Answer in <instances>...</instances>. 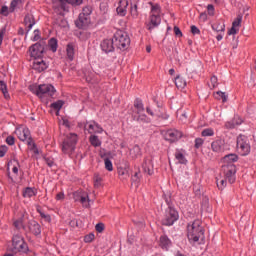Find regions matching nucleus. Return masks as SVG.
Instances as JSON below:
<instances>
[{
  "label": "nucleus",
  "instance_id": "nucleus-27",
  "mask_svg": "<svg viewBox=\"0 0 256 256\" xmlns=\"http://www.w3.org/2000/svg\"><path fill=\"white\" fill-rule=\"evenodd\" d=\"M212 151L220 153L223 150V140H215L211 143Z\"/></svg>",
  "mask_w": 256,
  "mask_h": 256
},
{
  "label": "nucleus",
  "instance_id": "nucleus-32",
  "mask_svg": "<svg viewBox=\"0 0 256 256\" xmlns=\"http://www.w3.org/2000/svg\"><path fill=\"white\" fill-rule=\"evenodd\" d=\"M212 29L217 31V33H219V31H225V22L223 20H218L212 25Z\"/></svg>",
  "mask_w": 256,
  "mask_h": 256
},
{
  "label": "nucleus",
  "instance_id": "nucleus-36",
  "mask_svg": "<svg viewBox=\"0 0 256 256\" xmlns=\"http://www.w3.org/2000/svg\"><path fill=\"white\" fill-rule=\"evenodd\" d=\"M48 47H49V49L52 53H56L57 52V47H58L57 39L56 38H51L48 42Z\"/></svg>",
  "mask_w": 256,
  "mask_h": 256
},
{
  "label": "nucleus",
  "instance_id": "nucleus-62",
  "mask_svg": "<svg viewBox=\"0 0 256 256\" xmlns=\"http://www.w3.org/2000/svg\"><path fill=\"white\" fill-rule=\"evenodd\" d=\"M44 161L46 163V165H48V167H53L54 165V161L53 158H49V157H44Z\"/></svg>",
  "mask_w": 256,
  "mask_h": 256
},
{
  "label": "nucleus",
  "instance_id": "nucleus-58",
  "mask_svg": "<svg viewBox=\"0 0 256 256\" xmlns=\"http://www.w3.org/2000/svg\"><path fill=\"white\" fill-rule=\"evenodd\" d=\"M8 150H9V148H7L6 145H1L0 146V157H5Z\"/></svg>",
  "mask_w": 256,
  "mask_h": 256
},
{
  "label": "nucleus",
  "instance_id": "nucleus-39",
  "mask_svg": "<svg viewBox=\"0 0 256 256\" xmlns=\"http://www.w3.org/2000/svg\"><path fill=\"white\" fill-rule=\"evenodd\" d=\"M93 13V7L91 6H85L82 9V13H80V15L84 16V17H91V14Z\"/></svg>",
  "mask_w": 256,
  "mask_h": 256
},
{
  "label": "nucleus",
  "instance_id": "nucleus-4",
  "mask_svg": "<svg viewBox=\"0 0 256 256\" xmlns=\"http://www.w3.org/2000/svg\"><path fill=\"white\" fill-rule=\"evenodd\" d=\"M77 141H78L77 134L75 133L68 134L62 142V147H61L62 152L65 155H73L77 147Z\"/></svg>",
  "mask_w": 256,
  "mask_h": 256
},
{
  "label": "nucleus",
  "instance_id": "nucleus-26",
  "mask_svg": "<svg viewBox=\"0 0 256 256\" xmlns=\"http://www.w3.org/2000/svg\"><path fill=\"white\" fill-rule=\"evenodd\" d=\"M134 107L137 110L136 111L137 115H141V113H143L145 111V106H143V100L142 99L137 98L134 101Z\"/></svg>",
  "mask_w": 256,
  "mask_h": 256
},
{
  "label": "nucleus",
  "instance_id": "nucleus-5",
  "mask_svg": "<svg viewBox=\"0 0 256 256\" xmlns=\"http://www.w3.org/2000/svg\"><path fill=\"white\" fill-rule=\"evenodd\" d=\"M12 246L14 253H28L29 246L25 243L23 236L16 234L12 237Z\"/></svg>",
  "mask_w": 256,
  "mask_h": 256
},
{
  "label": "nucleus",
  "instance_id": "nucleus-16",
  "mask_svg": "<svg viewBox=\"0 0 256 256\" xmlns=\"http://www.w3.org/2000/svg\"><path fill=\"white\" fill-rule=\"evenodd\" d=\"M101 49L104 51V53H112V51H115V40L112 39H105L101 43Z\"/></svg>",
  "mask_w": 256,
  "mask_h": 256
},
{
  "label": "nucleus",
  "instance_id": "nucleus-11",
  "mask_svg": "<svg viewBox=\"0 0 256 256\" xmlns=\"http://www.w3.org/2000/svg\"><path fill=\"white\" fill-rule=\"evenodd\" d=\"M222 171L228 179L229 183H235V173H237V167L233 163L225 164L222 166Z\"/></svg>",
  "mask_w": 256,
  "mask_h": 256
},
{
  "label": "nucleus",
  "instance_id": "nucleus-14",
  "mask_svg": "<svg viewBox=\"0 0 256 256\" xmlns=\"http://www.w3.org/2000/svg\"><path fill=\"white\" fill-rule=\"evenodd\" d=\"M47 63L43 61V58H34L32 63V69L38 71V73H43L47 69Z\"/></svg>",
  "mask_w": 256,
  "mask_h": 256
},
{
  "label": "nucleus",
  "instance_id": "nucleus-55",
  "mask_svg": "<svg viewBox=\"0 0 256 256\" xmlns=\"http://www.w3.org/2000/svg\"><path fill=\"white\" fill-rule=\"evenodd\" d=\"M37 212L40 214V217H42V219H45L46 221H51V216L41 211V208H37Z\"/></svg>",
  "mask_w": 256,
  "mask_h": 256
},
{
  "label": "nucleus",
  "instance_id": "nucleus-53",
  "mask_svg": "<svg viewBox=\"0 0 256 256\" xmlns=\"http://www.w3.org/2000/svg\"><path fill=\"white\" fill-rule=\"evenodd\" d=\"M95 230L97 231V233H103V231H105V224L102 222L96 224Z\"/></svg>",
  "mask_w": 256,
  "mask_h": 256
},
{
  "label": "nucleus",
  "instance_id": "nucleus-29",
  "mask_svg": "<svg viewBox=\"0 0 256 256\" xmlns=\"http://www.w3.org/2000/svg\"><path fill=\"white\" fill-rule=\"evenodd\" d=\"M66 53L67 57L70 61H73L75 59V46L73 44H68L66 47Z\"/></svg>",
  "mask_w": 256,
  "mask_h": 256
},
{
  "label": "nucleus",
  "instance_id": "nucleus-64",
  "mask_svg": "<svg viewBox=\"0 0 256 256\" xmlns=\"http://www.w3.org/2000/svg\"><path fill=\"white\" fill-rule=\"evenodd\" d=\"M238 32L239 29H237V26L232 25L231 29L228 31V35H237Z\"/></svg>",
  "mask_w": 256,
  "mask_h": 256
},
{
  "label": "nucleus",
  "instance_id": "nucleus-19",
  "mask_svg": "<svg viewBox=\"0 0 256 256\" xmlns=\"http://www.w3.org/2000/svg\"><path fill=\"white\" fill-rule=\"evenodd\" d=\"M118 176L120 181H128L130 174H129V165L119 166L118 167Z\"/></svg>",
  "mask_w": 256,
  "mask_h": 256
},
{
  "label": "nucleus",
  "instance_id": "nucleus-33",
  "mask_svg": "<svg viewBox=\"0 0 256 256\" xmlns=\"http://www.w3.org/2000/svg\"><path fill=\"white\" fill-rule=\"evenodd\" d=\"M0 91H2L6 99H11V96L9 95V91L7 90V83H5V81L3 80H0Z\"/></svg>",
  "mask_w": 256,
  "mask_h": 256
},
{
  "label": "nucleus",
  "instance_id": "nucleus-40",
  "mask_svg": "<svg viewBox=\"0 0 256 256\" xmlns=\"http://www.w3.org/2000/svg\"><path fill=\"white\" fill-rule=\"evenodd\" d=\"M23 197H35V190H33V188L31 187L25 188V190L23 191Z\"/></svg>",
  "mask_w": 256,
  "mask_h": 256
},
{
  "label": "nucleus",
  "instance_id": "nucleus-57",
  "mask_svg": "<svg viewBox=\"0 0 256 256\" xmlns=\"http://www.w3.org/2000/svg\"><path fill=\"white\" fill-rule=\"evenodd\" d=\"M9 13H11V11L9 10V7L2 6V8L0 10V14L3 15L4 17H7L9 15Z\"/></svg>",
  "mask_w": 256,
  "mask_h": 256
},
{
  "label": "nucleus",
  "instance_id": "nucleus-24",
  "mask_svg": "<svg viewBox=\"0 0 256 256\" xmlns=\"http://www.w3.org/2000/svg\"><path fill=\"white\" fill-rule=\"evenodd\" d=\"M175 159L178 160L180 165H187V158H185V150H176Z\"/></svg>",
  "mask_w": 256,
  "mask_h": 256
},
{
  "label": "nucleus",
  "instance_id": "nucleus-44",
  "mask_svg": "<svg viewBox=\"0 0 256 256\" xmlns=\"http://www.w3.org/2000/svg\"><path fill=\"white\" fill-rule=\"evenodd\" d=\"M104 165L106 171H113V162L109 158H104Z\"/></svg>",
  "mask_w": 256,
  "mask_h": 256
},
{
  "label": "nucleus",
  "instance_id": "nucleus-12",
  "mask_svg": "<svg viewBox=\"0 0 256 256\" xmlns=\"http://www.w3.org/2000/svg\"><path fill=\"white\" fill-rule=\"evenodd\" d=\"M183 137V132L178 130H168L165 133V140L169 141L170 143H175L176 141H179Z\"/></svg>",
  "mask_w": 256,
  "mask_h": 256
},
{
  "label": "nucleus",
  "instance_id": "nucleus-2",
  "mask_svg": "<svg viewBox=\"0 0 256 256\" xmlns=\"http://www.w3.org/2000/svg\"><path fill=\"white\" fill-rule=\"evenodd\" d=\"M187 231L189 241L197 243L199 239H205V229L201 226V220H195L192 224H188Z\"/></svg>",
  "mask_w": 256,
  "mask_h": 256
},
{
  "label": "nucleus",
  "instance_id": "nucleus-22",
  "mask_svg": "<svg viewBox=\"0 0 256 256\" xmlns=\"http://www.w3.org/2000/svg\"><path fill=\"white\" fill-rule=\"evenodd\" d=\"M159 246L161 247V249H164L165 251H167L169 247H171V240L169 239V237H167V235L160 237Z\"/></svg>",
  "mask_w": 256,
  "mask_h": 256
},
{
  "label": "nucleus",
  "instance_id": "nucleus-28",
  "mask_svg": "<svg viewBox=\"0 0 256 256\" xmlns=\"http://www.w3.org/2000/svg\"><path fill=\"white\" fill-rule=\"evenodd\" d=\"M223 161L226 165H229V163H237V161H239V156H237V154H228L223 158Z\"/></svg>",
  "mask_w": 256,
  "mask_h": 256
},
{
  "label": "nucleus",
  "instance_id": "nucleus-13",
  "mask_svg": "<svg viewBox=\"0 0 256 256\" xmlns=\"http://www.w3.org/2000/svg\"><path fill=\"white\" fill-rule=\"evenodd\" d=\"M77 29H87L91 25V17L83 16L79 14L77 20L75 21Z\"/></svg>",
  "mask_w": 256,
  "mask_h": 256
},
{
  "label": "nucleus",
  "instance_id": "nucleus-10",
  "mask_svg": "<svg viewBox=\"0 0 256 256\" xmlns=\"http://www.w3.org/2000/svg\"><path fill=\"white\" fill-rule=\"evenodd\" d=\"M55 87L51 84H41L37 87L35 95L37 97H43V95H48V97H53L55 95Z\"/></svg>",
  "mask_w": 256,
  "mask_h": 256
},
{
  "label": "nucleus",
  "instance_id": "nucleus-37",
  "mask_svg": "<svg viewBox=\"0 0 256 256\" xmlns=\"http://www.w3.org/2000/svg\"><path fill=\"white\" fill-rule=\"evenodd\" d=\"M151 5V15H161V6L159 4H153L150 2Z\"/></svg>",
  "mask_w": 256,
  "mask_h": 256
},
{
  "label": "nucleus",
  "instance_id": "nucleus-34",
  "mask_svg": "<svg viewBox=\"0 0 256 256\" xmlns=\"http://www.w3.org/2000/svg\"><path fill=\"white\" fill-rule=\"evenodd\" d=\"M93 181H94L95 189H99V187H101L103 183V177H101V175H99L98 173H95L93 177Z\"/></svg>",
  "mask_w": 256,
  "mask_h": 256
},
{
  "label": "nucleus",
  "instance_id": "nucleus-38",
  "mask_svg": "<svg viewBox=\"0 0 256 256\" xmlns=\"http://www.w3.org/2000/svg\"><path fill=\"white\" fill-rule=\"evenodd\" d=\"M63 105H65V102L63 100H58L56 102H53L50 107L54 109V111H61Z\"/></svg>",
  "mask_w": 256,
  "mask_h": 256
},
{
  "label": "nucleus",
  "instance_id": "nucleus-35",
  "mask_svg": "<svg viewBox=\"0 0 256 256\" xmlns=\"http://www.w3.org/2000/svg\"><path fill=\"white\" fill-rule=\"evenodd\" d=\"M132 185H139L141 181V170H138L137 172L134 173L131 177Z\"/></svg>",
  "mask_w": 256,
  "mask_h": 256
},
{
  "label": "nucleus",
  "instance_id": "nucleus-21",
  "mask_svg": "<svg viewBox=\"0 0 256 256\" xmlns=\"http://www.w3.org/2000/svg\"><path fill=\"white\" fill-rule=\"evenodd\" d=\"M211 211H213V208L209 205V197L204 196L202 198L201 213H211Z\"/></svg>",
  "mask_w": 256,
  "mask_h": 256
},
{
  "label": "nucleus",
  "instance_id": "nucleus-3",
  "mask_svg": "<svg viewBox=\"0 0 256 256\" xmlns=\"http://www.w3.org/2000/svg\"><path fill=\"white\" fill-rule=\"evenodd\" d=\"M113 39L115 47L120 49V51H127L129 45H131V38H129V35L126 32H123V30H117Z\"/></svg>",
  "mask_w": 256,
  "mask_h": 256
},
{
  "label": "nucleus",
  "instance_id": "nucleus-46",
  "mask_svg": "<svg viewBox=\"0 0 256 256\" xmlns=\"http://www.w3.org/2000/svg\"><path fill=\"white\" fill-rule=\"evenodd\" d=\"M53 9L55 13H57V15H60L61 17H65V12H63L59 4H54Z\"/></svg>",
  "mask_w": 256,
  "mask_h": 256
},
{
  "label": "nucleus",
  "instance_id": "nucleus-31",
  "mask_svg": "<svg viewBox=\"0 0 256 256\" xmlns=\"http://www.w3.org/2000/svg\"><path fill=\"white\" fill-rule=\"evenodd\" d=\"M89 143L92 145V147H101V143L102 142L99 139V136H97V135H90Z\"/></svg>",
  "mask_w": 256,
  "mask_h": 256
},
{
  "label": "nucleus",
  "instance_id": "nucleus-41",
  "mask_svg": "<svg viewBox=\"0 0 256 256\" xmlns=\"http://www.w3.org/2000/svg\"><path fill=\"white\" fill-rule=\"evenodd\" d=\"M130 5H131V9H130L131 16L139 17V11L137 10V2H131Z\"/></svg>",
  "mask_w": 256,
  "mask_h": 256
},
{
  "label": "nucleus",
  "instance_id": "nucleus-60",
  "mask_svg": "<svg viewBox=\"0 0 256 256\" xmlns=\"http://www.w3.org/2000/svg\"><path fill=\"white\" fill-rule=\"evenodd\" d=\"M226 185H227V180H221L220 182L217 181V187L220 190L225 189Z\"/></svg>",
  "mask_w": 256,
  "mask_h": 256
},
{
  "label": "nucleus",
  "instance_id": "nucleus-8",
  "mask_svg": "<svg viewBox=\"0 0 256 256\" xmlns=\"http://www.w3.org/2000/svg\"><path fill=\"white\" fill-rule=\"evenodd\" d=\"M73 199L75 202L81 203L86 209H88V207H91V204H89V202L91 201L89 199V194L83 189L75 191L73 193Z\"/></svg>",
  "mask_w": 256,
  "mask_h": 256
},
{
  "label": "nucleus",
  "instance_id": "nucleus-18",
  "mask_svg": "<svg viewBox=\"0 0 256 256\" xmlns=\"http://www.w3.org/2000/svg\"><path fill=\"white\" fill-rule=\"evenodd\" d=\"M127 7H129V0H120L116 12L120 17L127 15Z\"/></svg>",
  "mask_w": 256,
  "mask_h": 256
},
{
  "label": "nucleus",
  "instance_id": "nucleus-1",
  "mask_svg": "<svg viewBox=\"0 0 256 256\" xmlns=\"http://www.w3.org/2000/svg\"><path fill=\"white\" fill-rule=\"evenodd\" d=\"M164 198L168 205V209L165 211L164 219H162L161 224L166 227H171V225H174L175 221L179 219V212L171 207V194H164Z\"/></svg>",
  "mask_w": 256,
  "mask_h": 256
},
{
  "label": "nucleus",
  "instance_id": "nucleus-9",
  "mask_svg": "<svg viewBox=\"0 0 256 256\" xmlns=\"http://www.w3.org/2000/svg\"><path fill=\"white\" fill-rule=\"evenodd\" d=\"M237 149L241 153V155H249L251 151V146L249 145V140L247 139L246 136H238Z\"/></svg>",
  "mask_w": 256,
  "mask_h": 256
},
{
  "label": "nucleus",
  "instance_id": "nucleus-6",
  "mask_svg": "<svg viewBox=\"0 0 256 256\" xmlns=\"http://www.w3.org/2000/svg\"><path fill=\"white\" fill-rule=\"evenodd\" d=\"M47 50V42L40 40L29 48L30 57L34 59L43 58L45 51Z\"/></svg>",
  "mask_w": 256,
  "mask_h": 256
},
{
  "label": "nucleus",
  "instance_id": "nucleus-7",
  "mask_svg": "<svg viewBox=\"0 0 256 256\" xmlns=\"http://www.w3.org/2000/svg\"><path fill=\"white\" fill-rule=\"evenodd\" d=\"M18 139H20V141H27V145L31 147L30 150L34 151L36 155L39 154V149H37V144L33 142L29 128H23L22 131H18Z\"/></svg>",
  "mask_w": 256,
  "mask_h": 256
},
{
  "label": "nucleus",
  "instance_id": "nucleus-47",
  "mask_svg": "<svg viewBox=\"0 0 256 256\" xmlns=\"http://www.w3.org/2000/svg\"><path fill=\"white\" fill-rule=\"evenodd\" d=\"M19 3H21V0H12L11 1L10 8H9L10 13H13L15 11V9L17 8V5H19Z\"/></svg>",
  "mask_w": 256,
  "mask_h": 256
},
{
  "label": "nucleus",
  "instance_id": "nucleus-63",
  "mask_svg": "<svg viewBox=\"0 0 256 256\" xmlns=\"http://www.w3.org/2000/svg\"><path fill=\"white\" fill-rule=\"evenodd\" d=\"M6 143H7V145H10V146L15 145V137H13V136H8V137L6 138Z\"/></svg>",
  "mask_w": 256,
  "mask_h": 256
},
{
  "label": "nucleus",
  "instance_id": "nucleus-52",
  "mask_svg": "<svg viewBox=\"0 0 256 256\" xmlns=\"http://www.w3.org/2000/svg\"><path fill=\"white\" fill-rule=\"evenodd\" d=\"M99 155L101 159H109V155H111V152H106L105 149H100Z\"/></svg>",
  "mask_w": 256,
  "mask_h": 256
},
{
  "label": "nucleus",
  "instance_id": "nucleus-17",
  "mask_svg": "<svg viewBox=\"0 0 256 256\" xmlns=\"http://www.w3.org/2000/svg\"><path fill=\"white\" fill-rule=\"evenodd\" d=\"M28 229L32 235H35V237H39V235H41V225L35 220H30L28 222Z\"/></svg>",
  "mask_w": 256,
  "mask_h": 256
},
{
  "label": "nucleus",
  "instance_id": "nucleus-20",
  "mask_svg": "<svg viewBox=\"0 0 256 256\" xmlns=\"http://www.w3.org/2000/svg\"><path fill=\"white\" fill-rule=\"evenodd\" d=\"M142 169L144 173H148L149 175H153L154 168H153V160L151 159H144V162L142 164Z\"/></svg>",
  "mask_w": 256,
  "mask_h": 256
},
{
  "label": "nucleus",
  "instance_id": "nucleus-23",
  "mask_svg": "<svg viewBox=\"0 0 256 256\" xmlns=\"http://www.w3.org/2000/svg\"><path fill=\"white\" fill-rule=\"evenodd\" d=\"M24 25L27 27V31H31V29H33V25H35V17L31 14H27L24 17Z\"/></svg>",
  "mask_w": 256,
  "mask_h": 256
},
{
  "label": "nucleus",
  "instance_id": "nucleus-61",
  "mask_svg": "<svg viewBox=\"0 0 256 256\" xmlns=\"http://www.w3.org/2000/svg\"><path fill=\"white\" fill-rule=\"evenodd\" d=\"M14 227L16 229H21V227H22V229H25V225H23V222L21 220H16L14 222Z\"/></svg>",
  "mask_w": 256,
  "mask_h": 256
},
{
  "label": "nucleus",
  "instance_id": "nucleus-43",
  "mask_svg": "<svg viewBox=\"0 0 256 256\" xmlns=\"http://www.w3.org/2000/svg\"><path fill=\"white\" fill-rule=\"evenodd\" d=\"M134 121H137L138 123H147L149 118H147V115L145 114H138L137 118H134Z\"/></svg>",
  "mask_w": 256,
  "mask_h": 256
},
{
  "label": "nucleus",
  "instance_id": "nucleus-51",
  "mask_svg": "<svg viewBox=\"0 0 256 256\" xmlns=\"http://www.w3.org/2000/svg\"><path fill=\"white\" fill-rule=\"evenodd\" d=\"M177 117L180 119V121H185V119H187V112L180 110L177 112Z\"/></svg>",
  "mask_w": 256,
  "mask_h": 256
},
{
  "label": "nucleus",
  "instance_id": "nucleus-48",
  "mask_svg": "<svg viewBox=\"0 0 256 256\" xmlns=\"http://www.w3.org/2000/svg\"><path fill=\"white\" fill-rule=\"evenodd\" d=\"M243 21V16L238 15L236 19L233 21L232 26L233 27H241V22Z\"/></svg>",
  "mask_w": 256,
  "mask_h": 256
},
{
  "label": "nucleus",
  "instance_id": "nucleus-54",
  "mask_svg": "<svg viewBox=\"0 0 256 256\" xmlns=\"http://www.w3.org/2000/svg\"><path fill=\"white\" fill-rule=\"evenodd\" d=\"M203 143H205V141L202 138H196L195 139V149H200V147H203Z\"/></svg>",
  "mask_w": 256,
  "mask_h": 256
},
{
  "label": "nucleus",
  "instance_id": "nucleus-50",
  "mask_svg": "<svg viewBox=\"0 0 256 256\" xmlns=\"http://www.w3.org/2000/svg\"><path fill=\"white\" fill-rule=\"evenodd\" d=\"M93 123H94V125H95V127H94V131H89V133L90 134H93V133H103V129L101 128V126L97 123V122H95V121H93Z\"/></svg>",
  "mask_w": 256,
  "mask_h": 256
},
{
  "label": "nucleus",
  "instance_id": "nucleus-49",
  "mask_svg": "<svg viewBox=\"0 0 256 256\" xmlns=\"http://www.w3.org/2000/svg\"><path fill=\"white\" fill-rule=\"evenodd\" d=\"M95 240V234L90 233L84 236V243H92Z\"/></svg>",
  "mask_w": 256,
  "mask_h": 256
},
{
  "label": "nucleus",
  "instance_id": "nucleus-30",
  "mask_svg": "<svg viewBox=\"0 0 256 256\" xmlns=\"http://www.w3.org/2000/svg\"><path fill=\"white\" fill-rule=\"evenodd\" d=\"M175 85L177 89H185V87L187 86V82L185 81V79H183V77L178 75L175 78Z\"/></svg>",
  "mask_w": 256,
  "mask_h": 256
},
{
  "label": "nucleus",
  "instance_id": "nucleus-42",
  "mask_svg": "<svg viewBox=\"0 0 256 256\" xmlns=\"http://www.w3.org/2000/svg\"><path fill=\"white\" fill-rule=\"evenodd\" d=\"M202 137H213L215 135V131L212 128H206L201 132Z\"/></svg>",
  "mask_w": 256,
  "mask_h": 256
},
{
  "label": "nucleus",
  "instance_id": "nucleus-25",
  "mask_svg": "<svg viewBox=\"0 0 256 256\" xmlns=\"http://www.w3.org/2000/svg\"><path fill=\"white\" fill-rule=\"evenodd\" d=\"M141 155H143L141 153V147H139V145H135L131 150H130V157L131 159L135 160V159H139V157H141Z\"/></svg>",
  "mask_w": 256,
  "mask_h": 256
},
{
  "label": "nucleus",
  "instance_id": "nucleus-59",
  "mask_svg": "<svg viewBox=\"0 0 256 256\" xmlns=\"http://www.w3.org/2000/svg\"><path fill=\"white\" fill-rule=\"evenodd\" d=\"M207 10H208V15H210L211 17L215 15V6H213L212 4H209L207 6Z\"/></svg>",
  "mask_w": 256,
  "mask_h": 256
},
{
  "label": "nucleus",
  "instance_id": "nucleus-45",
  "mask_svg": "<svg viewBox=\"0 0 256 256\" xmlns=\"http://www.w3.org/2000/svg\"><path fill=\"white\" fill-rule=\"evenodd\" d=\"M217 81H218L217 76H212L210 78V84H208L209 88L210 89H215V87H217V85H219V83Z\"/></svg>",
  "mask_w": 256,
  "mask_h": 256
},
{
  "label": "nucleus",
  "instance_id": "nucleus-15",
  "mask_svg": "<svg viewBox=\"0 0 256 256\" xmlns=\"http://www.w3.org/2000/svg\"><path fill=\"white\" fill-rule=\"evenodd\" d=\"M159 25H161V15L151 14L150 21L147 24L148 31H153V29L159 27Z\"/></svg>",
  "mask_w": 256,
  "mask_h": 256
},
{
  "label": "nucleus",
  "instance_id": "nucleus-56",
  "mask_svg": "<svg viewBox=\"0 0 256 256\" xmlns=\"http://www.w3.org/2000/svg\"><path fill=\"white\" fill-rule=\"evenodd\" d=\"M67 3L69 2H67L66 0H59L58 5L63 11H69V9H67Z\"/></svg>",
  "mask_w": 256,
  "mask_h": 256
}]
</instances>
